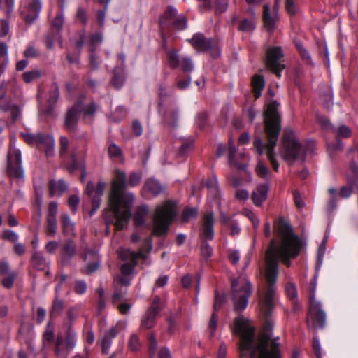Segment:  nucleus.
I'll return each mask as SVG.
<instances>
[{
    "label": "nucleus",
    "instance_id": "obj_28",
    "mask_svg": "<svg viewBox=\"0 0 358 358\" xmlns=\"http://www.w3.org/2000/svg\"><path fill=\"white\" fill-rule=\"evenodd\" d=\"M59 96V86L57 83H53L49 90L48 109L45 111L47 115L52 113L55 104Z\"/></svg>",
    "mask_w": 358,
    "mask_h": 358
},
{
    "label": "nucleus",
    "instance_id": "obj_4",
    "mask_svg": "<svg viewBox=\"0 0 358 358\" xmlns=\"http://www.w3.org/2000/svg\"><path fill=\"white\" fill-rule=\"evenodd\" d=\"M279 154L281 158L289 164L305 161L306 149L290 129L286 128L283 131Z\"/></svg>",
    "mask_w": 358,
    "mask_h": 358
},
{
    "label": "nucleus",
    "instance_id": "obj_58",
    "mask_svg": "<svg viewBox=\"0 0 358 358\" xmlns=\"http://www.w3.org/2000/svg\"><path fill=\"white\" fill-rule=\"evenodd\" d=\"M20 136L24 141L29 144H37L38 140V134L36 135L29 133H21Z\"/></svg>",
    "mask_w": 358,
    "mask_h": 358
},
{
    "label": "nucleus",
    "instance_id": "obj_21",
    "mask_svg": "<svg viewBox=\"0 0 358 358\" xmlns=\"http://www.w3.org/2000/svg\"><path fill=\"white\" fill-rule=\"evenodd\" d=\"M42 2L41 0H30L28 3L27 14L24 15L25 21L31 24L38 18L41 10Z\"/></svg>",
    "mask_w": 358,
    "mask_h": 358
},
{
    "label": "nucleus",
    "instance_id": "obj_35",
    "mask_svg": "<svg viewBox=\"0 0 358 358\" xmlns=\"http://www.w3.org/2000/svg\"><path fill=\"white\" fill-rule=\"evenodd\" d=\"M166 55L169 66L172 69L178 68L181 63V59L180 58L178 52L171 49L167 50Z\"/></svg>",
    "mask_w": 358,
    "mask_h": 358
},
{
    "label": "nucleus",
    "instance_id": "obj_30",
    "mask_svg": "<svg viewBox=\"0 0 358 358\" xmlns=\"http://www.w3.org/2000/svg\"><path fill=\"white\" fill-rule=\"evenodd\" d=\"M253 93L255 99L261 96V92L264 87L265 82L264 77L261 75H255L252 80Z\"/></svg>",
    "mask_w": 358,
    "mask_h": 358
},
{
    "label": "nucleus",
    "instance_id": "obj_31",
    "mask_svg": "<svg viewBox=\"0 0 358 358\" xmlns=\"http://www.w3.org/2000/svg\"><path fill=\"white\" fill-rule=\"evenodd\" d=\"M148 213V207L146 205L139 206L134 214V221L136 226H141L145 223V217Z\"/></svg>",
    "mask_w": 358,
    "mask_h": 358
},
{
    "label": "nucleus",
    "instance_id": "obj_45",
    "mask_svg": "<svg viewBox=\"0 0 358 358\" xmlns=\"http://www.w3.org/2000/svg\"><path fill=\"white\" fill-rule=\"evenodd\" d=\"M256 171L257 175L265 180H268L271 177V173L268 168L262 162H259L257 167Z\"/></svg>",
    "mask_w": 358,
    "mask_h": 358
},
{
    "label": "nucleus",
    "instance_id": "obj_22",
    "mask_svg": "<svg viewBox=\"0 0 358 358\" xmlns=\"http://www.w3.org/2000/svg\"><path fill=\"white\" fill-rule=\"evenodd\" d=\"M214 218L213 213H207L203 217L202 236L203 238L212 240L214 237L213 231Z\"/></svg>",
    "mask_w": 358,
    "mask_h": 358
},
{
    "label": "nucleus",
    "instance_id": "obj_17",
    "mask_svg": "<svg viewBox=\"0 0 358 358\" xmlns=\"http://www.w3.org/2000/svg\"><path fill=\"white\" fill-rule=\"evenodd\" d=\"M0 110L6 113H10L13 120H16L21 115L20 108L7 98L5 94L0 97Z\"/></svg>",
    "mask_w": 358,
    "mask_h": 358
},
{
    "label": "nucleus",
    "instance_id": "obj_18",
    "mask_svg": "<svg viewBox=\"0 0 358 358\" xmlns=\"http://www.w3.org/2000/svg\"><path fill=\"white\" fill-rule=\"evenodd\" d=\"M83 258L85 261L87 259H92L93 262L88 263L86 266V269L85 273L86 274H91L96 271L99 267V259L98 257L97 251L90 248H86L85 251V254L83 256Z\"/></svg>",
    "mask_w": 358,
    "mask_h": 358
},
{
    "label": "nucleus",
    "instance_id": "obj_26",
    "mask_svg": "<svg viewBox=\"0 0 358 358\" xmlns=\"http://www.w3.org/2000/svg\"><path fill=\"white\" fill-rule=\"evenodd\" d=\"M158 312L154 306H150L141 322V328L150 329L155 324V318Z\"/></svg>",
    "mask_w": 358,
    "mask_h": 358
},
{
    "label": "nucleus",
    "instance_id": "obj_5",
    "mask_svg": "<svg viewBox=\"0 0 358 358\" xmlns=\"http://www.w3.org/2000/svg\"><path fill=\"white\" fill-rule=\"evenodd\" d=\"M176 215L175 203L171 201L164 202L162 206L157 207L152 218L153 234L164 236L169 229V224Z\"/></svg>",
    "mask_w": 358,
    "mask_h": 358
},
{
    "label": "nucleus",
    "instance_id": "obj_15",
    "mask_svg": "<svg viewBox=\"0 0 358 358\" xmlns=\"http://www.w3.org/2000/svg\"><path fill=\"white\" fill-rule=\"evenodd\" d=\"M159 96L161 99L166 96L164 89L162 87L159 89ZM159 113L165 124L176 126L178 118V110L173 105L161 100L159 103Z\"/></svg>",
    "mask_w": 358,
    "mask_h": 358
},
{
    "label": "nucleus",
    "instance_id": "obj_60",
    "mask_svg": "<svg viewBox=\"0 0 358 358\" xmlns=\"http://www.w3.org/2000/svg\"><path fill=\"white\" fill-rule=\"evenodd\" d=\"M343 143L339 139H337L335 143L327 145L328 152H329L330 155H332L333 153L337 151L341 150L343 149Z\"/></svg>",
    "mask_w": 358,
    "mask_h": 358
},
{
    "label": "nucleus",
    "instance_id": "obj_40",
    "mask_svg": "<svg viewBox=\"0 0 358 358\" xmlns=\"http://www.w3.org/2000/svg\"><path fill=\"white\" fill-rule=\"evenodd\" d=\"M229 162L231 166L237 167L238 169H243V166L238 164L236 160V148L234 143L229 141Z\"/></svg>",
    "mask_w": 358,
    "mask_h": 358
},
{
    "label": "nucleus",
    "instance_id": "obj_11",
    "mask_svg": "<svg viewBox=\"0 0 358 358\" xmlns=\"http://www.w3.org/2000/svg\"><path fill=\"white\" fill-rule=\"evenodd\" d=\"M95 110L96 107L94 103L85 106L81 101H77L66 113L65 118L66 129L69 131H74L78 117L81 113L90 115H92Z\"/></svg>",
    "mask_w": 358,
    "mask_h": 358
},
{
    "label": "nucleus",
    "instance_id": "obj_62",
    "mask_svg": "<svg viewBox=\"0 0 358 358\" xmlns=\"http://www.w3.org/2000/svg\"><path fill=\"white\" fill-rule=\"evenodd\" d=\"M317 122L319 124L327 130H332L334 127H333L329 120L324 116H317Z\"/></svg>",
    "mask_w": 358,
    "mask_h": 358
},
{
    "label": "nucleus",
    "instance_id": "obj_55",
    "mask_svg": "<svg viewBox=\"0 0 358 358\" xmlns=\"http://www.w3.org/2000/svg\"><path fill=\"white\" fill-rule=\"evenodd\" d=\"M126 294V290H123L121 288L116 287L112 296V302L117 303L122 301Z\"/></svg>",
    "mask_w": 358,
    "mask_h": 358
},
{
    "label": "nucleus",
    "instance_id": "obj_34",
    "mask_svg": "<svg viewBox=\"0 0 358 358\" xmlns=\"http://www.w3.org/2000/svg\"><path fill=\"white\" fill-rule=\"evenodd\" d=\"M55 338V329L54 326L50 323L48 322L45 330L43 334V348L48 347L52 342L53 341Z\"/></svg>",
    "mask_w": 358,
    "mask_h": 358
},
{
    "label": "nucleus",
    "instance_id": "obj_42",
    "mask_svg": "<svg viewBox=\"0 0 358 358\" xmlns=\"http://www.w3.org/2000/svg\"><path fill=\"white\" fill-rule=\"evenodd\" d=\"M196 51L199 52H206L210 55L213 57H217L220 50L218 48V46H196Z\"/></svg>",
    "mask_w": 358,
    "mask_h": 358
},
{
    "label": "nucleus",
    "instance_id": "obj_48",
    "mask_svg": "<svg viewBox=\"0 0 358 358\" xmlns=\"http://www.w3.org/2000/svg\"><path fill=\"white\" fill-rule=\"evenodd\" d=\"M180 65L182 71L185 73L191 72L194 69L193 62L189 57H183Z\"/></svg>",
    "mask_w": 358,
    "mask_h": 358
},
{
    "label": "nucleus",
    "instance_id": "obj_25",
    "mask_svg": "<svg viewBox=\"0 0 358 358\" xmlns=\"http://www.w3.org/2000/svg\"><path fill=\"white\" fill-rule=\"evenodd\" d=\"M61 226L62 232L66 236H76L75 224L67 214L61 215Z\"/></svg>",
    "mask_w": 358,
    "mask_h": 358
},
{
    "label": "nucleus",
    "instance_id": "obj_43",
    "mask_svg": "<svg viewBox=\"0 0 358 358\" xmlns=\"http://www.w3.org/2000/svg\"><path fill=\"white\" fill-rule=\"evenodd\" d=\"M64 308V301L61 299H59L57 297V294H56L54 302L52 306V308L50 310V315L52 317L58 315L61 313Z\"/></svg>",
    "mask_w": 358,
    "mask_h": 358
},
{
    "label": "nucleus",
    "instance_id": "obj_38",
    "mask_svg": "<svg viewBox=\"0 0 358 358\" xmlns=\"http://www.w3.org/2000/svg\"><path fill=\"white\" fill-rule=\"evenodd\" d=\"M255 29V20L254 18L243 19L240 21L238 29L243 32H251Z\"/></svg>",
    "mask_w": 358,
    "mask_h": 358
},
{
    "label": "nucleus",
    "instance_id": "obj_2",
    "mask_svg": "<svg viewBox=\"0 0 358 358\" xmlns=\"http://www.w3.org/2000/svg\"><path fill=\"white\" fill-rule=\"evenodd\" d=\"M126 187V174L120 170L116 171L115 178L112 182L109 196V206L116 219L115 227L122 230L131 218V208L134 202V195L124 192Z\"/></svg>",
    "mask_w": 358,
    "mask_h": 358
},
{
    "label": "nucleus",
    "instance_id": "obj_24",
    "mask_svg": "<svg viewBox=\"0 0 358 358\" xmlns=\"http://www.w3.org/2000/svg\"><path fill=\"white\" fill-rule=\"evenodd\" d=\"M76 253V245L71 239H69L61 249V258L62 262H67Z\"/></svg>",
    "mask_w": 358,
    "mask_h": 358
},
{
    "label": "nucleus",
    "instance_id": "obj_46",
    "mask_svg": "<svg viewBox=\"0 0 358 358\" xmlns=\"http://www.w3.org/2000/svg\"><path fill=\"white\" fill-rule=\"evenodd\" d=\"M333 131L336 136H341L342 138H348L351 135L350 129L345 125H341L340 127L333 128Z\"/></svg>",
    "mask_w": 358,
    "mask_h": 358
},
{
    "label": "nucleus",
    "instance_id": "obj_53",
    "mask_svg": "<svg viewBox=\"0 0 358 358\" xmlns=\"http://www.w3.org/2000/svg\"><path fill=\"white\" fill-rule=\"evenodd\" d=\"M149 345H148V352L150 357H153L155 354V351L157 347V342L155 339V335L150 334L148 336Z\"/></svg>",
    "mask_w": 358,
    "mask_h": 358
},
{
    "label": "nucleus",
    "instance_id": "obj_23",
    "mask_svg": "<svg viewBox=\"0 0 358 358\" xmlns=\"http://www.w3.org/2000/svg\"><path fill=\"white\" fill-rule=\"evenodd\" d=\"M37 146L44 149L47 156L52 155L55 148V140L52 136L38 134Z\"/></svg>",
    "mask_w": 358,
    "mask_h": 358
},
{
    "label": "nucleus",
    "instance_id": "obj_7",
    "mask_svg": "<svg viewBox=\"0 0 358 358\" xmlns=\"http://www.w3.org/2000/svg\"><path fill=\"white\" fill-rule=\"evenodd\" d=\"M350 173H348V185L341 187L339 194L336 189L329 188L328 192L330 194V198L327 203V208L329 211L334 210L336 207V202L338 197L346 199L348 198L354 188L357 186V181L358 180V168L357 163L355 160H352L349 166Z\"/></svg>",
    "mask_w": 358,
    "mask_h": 358
},
{
    "label": "nucleus",
    "instance_id": "obj_49",
    "mask_svg": "<svg viewBox=\"0 0 358 358\" xmlns=\"http://www.w3.org/2000/svg\"><path fill=\"white\" fill-rule=\"evenodd\" d=\"M129 348L132 351H137L140 349L141 343L138 336L136 334H133L129 341Z\"/></svg>",
    "mask_w": 358,
    "mask_h": 358
},
{
    "label": "nucleus",
    "instance_id": "obj_63",
    "mask_svg": "<svg viewBox=\"0 0 358 358\" xmlns=\"http://www.w3.org/2000/svg\"><path fill=\"white\" fill-rule=\"evenodd\" d=\"M24 55L27 58H35L40 55L39 51L35 46H29L24 52Z\"/></svg>",
    "mask_w": 358,
    "mask_h": 358
},
{
    "label": "nucleus",
    "instance_id": "obj_52",
    "mask_svg": "<svg viewBox=\"0 0 358 358\" xmlns=\"http://www.w3.org/2000/svg\"><path fill=\"white\" fill-rule=\"evenodd\" d=\"M328 236H329V234H327V231L325 234V236L324 237V239L322 241V243L318 248L317 263L320 266V265L322 262L323 258H324V252H325V243L327 241Z\"/></svg>",
    "mask_w": 358,
    "mask_h": 358
},
{
    "label": "nucleus",
    "instance_id": "obj_36",
    "mask_svg": "<svg viewBox=\"0 0 358 358\" xmlns=\"http://www.w3.org/2000/svg\"><path fill=\"white\" fill-rule=\"evenodd\" d=\"M124 81L123 71L120 67H116L113 71L112 84L116 88L121 87Z\"/></svg>",
    "mask_w": 358,
    "mask_h": 358
},
{
    "label": "nucleus",
    "instance_id": "obj_9",
    "mask_svg": "<svg viewBox=\"0 0 358 358\" xmlns=\"http://www.w3.org/2000/svg\"><path fill=\"white\" fill-rule=\"evenodd\" d=\"M170 26L176 30H182L187 27L186 17L185 15L177 16V10L172 6L167 7L160 20V29L164 43L169 42L164 38V34L169 31Z\"/></svg>",
    "mask_w": 358,
    "mask_h": 358
},
{
    "label": "nucleus",
    "instance_id": "obj_56",
    "mask_svg": "<svg viewBox=\"0 0 358 358\" xmlns=\"http://www.w3.org/2000/svg\"><path fill=\"white\" fill-rule=\"evenodd\" d=\"M17 275L15 272H11L9 275H5L2 280V285L7 289L12 287L14 280Z\"/></svg>",
    "mask_w": 358,
    "mask_h": 358
},
{
    "label": "nucleus",
    "instance_id": "obj_41",
    "mask_svg": "<svg viewBox=\"0 0 358 358\" xmlns=\"http://www.w3.org/2000/svg\"><path fill=\"white\" fill-rule=\"evenodd\" d=\"M64 23V6H61L59 12L53 18L52 21V25L57 29H61Z\"/></svg>",
    "mask_w": 358,
    "mask_h": 358
},
{
    "label": "nucleus",
    "instance_id": "obj_14",
    "mask_svg": "<svg viewBox=\"0 0 358 358\" xmlns=\"http://www.w3.org/2000/svg\"><path fill=\"white\" fill-rule=\"evenodd\" d=\"M285 56L280 46H272L266 52V64L268 67L280 76V72L285 68Z\"/></svg>",
    "mask_w": 358,
    "mask_h": 358
},
{
    "label": "nucleus",
    "instance_id": "obj_29",
    "mask_svg": "<svg viewBox=\"0 0 358 358\" xmlns=\"http://www.w3.org/2000/svg\"><path fill=\"white\" fill-rule=\"evenodd\" d=\"M144 188L153 196L158 195L164 190L163 186L159 181L153 178H150L145 182Z\"/></svg>",
    "mask_w": 358,
    "mask_h": 358
},
{
    "label": "nucleus",
    "instance_id": "obj_44",
    "mask_svg": "<svg viewBox=\"0 0 358 358\" xmlns=\"http://www.w3.org/2000/svg\"><path fill=\"white\" fill-rule=\"evenodd\" d=\"M46 234L48 236L52 237L57 233V222L56 217H47Z\"/></svg>",
    "mask_w": 358,
    "mask_h": 358
},
{
    "label": "nucleus",
    "instance_id": "obj_12",
    "mask_svg": "<svg viewBox=\"0 0 358 358\" xmlns=\"http://www.w3.org/2000/svg\"><path fill=\"white\" fill-rule=\"evenodd\" d=\"M146 253L143 249H141L138 252L129 249H121L118 252L119 257L122 260L127 262L121 266L122 274L123 275H130L134 266L137 264V260L138 259H145Z\"/></svg>",
    "mask_w": 358,
    "mask_h": 358
},
{
    "label": "nucleus",
    "instance_id": "obj_10",
    "mask_svg": "<svg viewBox=\"0 0 358 358\" xmlns=\"http://www.w3.org/2000/svg\"><path fill=\"white\" fill-rule=\"evenodd\" d=\"M64 338L58 334L55 343V353L57 357H66L76 345V334L69 324H64Z\"/></svg>",
    "mask_w": 358,
    "mask_h": 358
},
{
    "label": "nucleus",
    "instance_id": "obj_1",
    "mask_svg": "<svg viewBox=\"0 0 358 358\" xmlns=\"http://www.w3.org/2000/svg\"><path fill=\"white\" fill-rule=\"evenodd\" d=\"M274 231L278 240L271 239L266 252L265 271L262 285L259 287V306L265 317L264 329L258 338L255 339V330L249 320L242 316L235 319L232 331L240 336L241 358H281L279 343L272 339L273 322L270 318L274 308V296L281 260L287 266L291 265L290 258L297 257L302 248L300 238L294 234L291 225L283 217L274 223Z\"/></svg>",
    "mask_w": 358,
    "mask_h": 358
},
{
    "label": "nucleus",
    "instance_id": "obj_51",
    "mask_svg": "<svg viewBox=\"0 0 358 358\" xmlns=\"http://www.w3.org/2000/svg\"><path fill=\"white\" fill-rule=\"evenodd\" d=\"M41 77V72L38 70L26 71L22 75V78L26 83H31L36 78Z\"/></svg>",
    "mask_w": 358,
    "mask_h": 358
},
{
    "label": "nucleus",
    "instance_id": "obj_19",
    "mask_svg": "<svg viewBox=\"0 0 358 358\" xmlns=\"http://www.w3.org/2000/svg\"><path fill=\"white\" fill-rule=\"evenodd\" d=\"M263 20L266 29L268 31L274 30L278 21V14L274 10H271L268 5H264Z\"/></svg>",
    "mask_w": 358,
    "mask_h": 358
},
{
    "label": "nucleus",
    "instance_id": "obj_54",
    "mask_svg": "<svg viewBox=\"0 0 358 358\" xmlns=\"http://www.w3.org/2000/svg\"><path fill=\"white\" fill-rule=\"evenodd\" d=\"M229 0H215V6L216 12L222 13L225 12L229 6Z\"/></svg>",
    "mask_w": 358,
    "mask_h": 358
},
{
    "label": "nucleus",
    "instance_id": "obj_59",
    "mask_svg": "<svg viewBox=\"0 0 358 358\" xmlns=\"http://www.w3.org/2000/svg\"><path fill=\"white\" fill-rule=\"evenodd\" d=\"M108 152L110 157L117 158L121 155V150L115 143H111L108 148Z\"/></svg>",
    "mask_w": 358,
    "mask_h": 358
},
{
    "label": "nucleus",
    "instance_id": "obj_39",
    "mask_svg": "<svg viewBox=\"0 0 358 358\" xmlns=\"http://www.w3.org/2000/svg\"><path fill=\"white\" fill-rule=\"evenodd\" d=\"M192 45H212L214 41L211 38H208L201 33L195 34L189 41Z\"/></svg>",
    "mask_w": 358,
    "mask_h": 358
},
{
    "label": "nucleus",
    "instance_id": "obj_64",
    "mask_svg": "<svg viewBox=\"0 0 358 358\" xmlns=\"http://www.w3.org/2000/svg\"><path fill=\"white\" fill-rule=\"evenodd\" d=\"M127 110L123 106H118L113 114L114 120L118 121L122 120L126 115Z\"/></svg>",
    "mask_w": 358,
    "mask_h": 358
},
{
    "label": "nucleus",
    "instance_id": "obj_20",
    "mask_svg": "<svg viewBox=\"0 0 358 358\" xmlns=\"http://www.w3.org/2000/svg\"><path fill=\"white\" fill-rule=\"evenodd\" d=\"M270 185L268 182L257 185L251 195V199L255 205L259 206L266 199Z\"/></svg>",
    "mask_w": 358,
    "mask_h": 358
},
{
    "label": "nucleus",
    "instance_id": "obj_16",
    "mask_svg": "<svg viewBox=\"0 0 358 358\" xmlns=\"http://www.w3.org/2000/svg\"><path fill=\"white\" fill-rule=\"evenodd\" d=\"M105 187L106 184L101 181H99L98 182L96 189L94 188L93 182H87L85 192L90 197H92V208L90 213V216H92L95 213V212L99 208L101 201V198L103 194Z\"/></svg>",
    "mask_w": 358,
    "mask_h": 358
},
{
    "label": "nucleus",
    "instance_id": "obj_37",
    "mask_svg": "<svg viewBox=\"0 0 358 358\" xmlns=\"http://www.w3.org/2000/svg\"><path fill=\"white\" fill-rule=\"evenodd\" d=\"M203 187H206L213 196L216 197L218 194L217 180L215 177L204 180L203 182Z\"/></svg>",
    "mask_w": 358,
    "mask_h": 358
},
{
    "label": "nucleus",
    "instance_id": "obj_33",
    "mask_svg": "<svg viewBox=\"0 0 358 358\" xmlns=\"http://www.w3.org/2000/svg\"><path fill=\"white\" fill-rule=\"evenodd\" d=\"M31 262L33 266L38 270H45L49 264L41 252H34L32 255Z\"/></svg>",
    "mask_w": 358,
    "mask_h": 358
},
{
    "label": "nucleus",
    "instance_id": "obj_3",
    "mask_svg": "<svg viewBox=\"0 0 358 358\" xmlns=\"http://www.w3.org/2000/svg\"><path fill=\"white\" fill-rule=\"evenodd\" d=\"M278 103L273 101L268 103L264 113V130L266 143H264L260 137L254 141V147L259 155L265 153L275 171L279 170V164L276 160L275 148L281 131L280 117L278 112Z\"/></svg>",
    "mask_w": 358,
    "mask_h": 358
},
{
    "label": "nucleus",
    "instance_id": "obj_61",
    "mask_svg": "<svg viewBox=\"0 0 358 358\" xmlns=\"http://www.w3.org/2000/svg\"><path fill=\"white\" fill-rule=\"evenodd\" d=\"M285 289H286L288 296L290 299H296V297L297 296V290H296V287L294 284H293L292 282L287 283L286 285Z\"/></svg>",
    "mask_w": 358,
    "mask_h": 358
},
{
    "label": "nucleus",
    "instance_id": "obj_27",
    "mask_svg": "<svg viewBox=\"0 0 358 358\" xmlns=\"http://www.w3.org/2000/svg\"><path fill=\"white\" fill-rule=\"evenodd\" d=\"M119 330L116 327L110 328L104 335L101 341L102 352L104 354L108 352L113 339L117 335Z\"/></svg>",
    "mask_w": 358,
    "mask_h": 358
},
{
    "label": "nucleus",
    "instance_id": "obj_47",
    "mask_svg": "<svg viewBox=\"0 0 358 358\" xmlns=\"http://www.w3.org/2000/svg\"><path fill=\"white\" fill-rule=\"evenodd\" d=\"M97 293L99 294V299L97 300L96 308L99 313H101L106 306L105 292L102 287H99L97 289Z\"/></svg>",
    "mask_w": 358,
    "mask_h": 358
},
{
    "label": "nucleus",
    "instance_id": "obj_13",
    "mask_svg": "<svg viewBox=\"0 0 358 358\" xmlns=\"http://www.w3.org/2000/svg\"><path fill=\"white\" fill-rule=\"evenodd\" d=\"M7 172L11 178L22 179L24 176L22 168L21 152L12 146L7 157Z\"/></svg>",
    "mask_w": 358,
    "mask_h": 358
},
{
    "label": "nucleus",
    "instance_id": "obj_32",
    "mask_svg": "<svg viewBox=\"0 0 358 358\" xmlns=\"http://www.w3.org/2000/svg\"><path fill=\"white\" fill-rule=\"evenodd\" d=\"M49 189L50 195L55 196L57 194H62L64 193L66 190L67 186L62 180H59L57 182L52 180L50 182Z\"/></svg>",
    "mask_w": 358,
    "mask_h": 358
},
{
    "label": "nucleus",
    "instance_id": "obj_50",
    "mask_svg": "<svg viewBox=\"0 0 358 358\" xmlns=\"http://www.w3.org/2000/svg\"><path fill=\"white\" fill-rule=\"evenodd\" d=\"M197 210L194 208H186L184 209L182 215L183 222H188L190 219L196 217Z\"/></svg>",
    "mask_w": 358,
    "mask_h": 358
},
{
    "label": "nucleus",
    "instance_id": "obj_57",
    "mask_svg": "<svg viewBox=\"0 0 358 358\" xmlns=\"http://www.w3.org/2000/svg\"><path fill=\"white\" fill-rule=\"evenodd\" d=\"M2 238L10 242L15 243L18 240V235L12 230H5L3 231Z\"/></svg>",
    "mask_w": 358,
    "mask_h": 358
},
{
    "label": "nucleus",
    "instance_id": "obj_8",
    "mask_svg": "<svg viewBox=\"0 0 358 358\" xmlns=\"http://www.w3.org/2000/svg\"><path fill=\"white\" fill-rule=\"evenodd\" d=\"M317 287L316 280L312 279L310 282V296H309V313L307 318V325L308 327L323 328L325 325L326 315L322 310L321 303L315 299V290Z\"/></svg>",
    "mask_w": 358,
    "mask_h": 358
},
{
    "label": "nucleus",
    "instance_id": "obj_6",
    "mask_svg": "<svg viewBox=\"0 0 358 358\" xmlns=\"http://www.w3.org/2000/svg\"><path fill=\"white\" fill-rule=\"evenodd\" d=\"M251 294L252 286L245 276L241 275L231 280V298L236 311L246 308Z\"/></svg>",
    "mask_w": 358,
    "mask_h": 358
}]
</instances>
